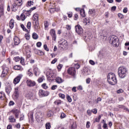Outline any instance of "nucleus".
Here are the masks:
<instances>
[{"label": "nucleus", "mask_w": 129, "mask_h": 129, "mask_svg": "<svg viewBox=\"0 0 129 129\" xmlns=\"http://www.w3.org/2000/svg\"><path fill=\"white\" fill-rule=\"evenodd\" d=\"M34 73L36 76H38L40 74V70L37 67H35L33 69Z\"/></svg>", "instance_id": "nucleus-15"}, {"label": "nucleus", "mask_w": 129, "mask_h": 129, "mask_svg": "<svg viewBox=\"0 0 129 129\" xmlns=\"http://www.w3.org/2000/svg\"><path fill=\"white\" fill-rule=\"evenodd\" d=\"M50 94V93L47 91H44L43 90H40L39 92V96L41 97H44L45 96H48Z\"/></svg>", "instance_id": "nucleus-6"}, {"label": "nucleus", "mask_w": 129, "mask_h": 129, "mask_svg": "<svg viewBox=\"0 0 129 129\" xmlns=\"http://www.w3.org/2000/svg\"><path fill=\"white\" fill-rule=\"evenodd\" d=\"M27 75L30 77H32V76H33V73L31 72L30 71V70H28L27 72Z\"/></svg>", "instance_id": "nucleus-44"}, {"label": "nucleus", "mask_w": 129, "mask_h": 129, "mask_svg": "<svg viewBox=\"0 0 129 129\" xmlns=\"http://www.w3.org/2000/svg\"><path fill=\"white\" fill-rule=\"evenodd\" d=\"M25 37L26 40H30V34H29V33L25 34Z\"/></svg>", "instance_id": "nucleus-38"}, {"label": "nucleus", "mask_w": 129, "mask_h": 129, "mask_svg": "<svg viewBox=\"0 0 129 129\" xmlns=\"http://www.w3.org/2000/svg\"><path fill=\"white\" fill-rule=\"evenodd\" d=\"M20 63L22 65H25V58H24V57L21 58Z\"/></svg>", "instance_id": "nucleus-36"}, {"label": "nucleus", "mask_w": 129, "mask_h": 129, "mask_svg": "<svg viewBox=\"0 0 129 129\" xmlns=\"http://www.w3.org/2000/svg\"><path fill=\"white\" fill-rule=\"evenodd\" d=\"M66 117V114H65V113H62L61 114V115H60V118H65Z\"/></svg>", "instance_id": "nucleus-51"}, {"label": "nucleus", "mask_w": 129, "mask_h": 129, "mask_svg": "<svg viewBox=\"0 0 129 129\" xmlns=\"http://www.w3.org/2000/svg\"><path fill=\"white\" fill-rule=\"evenodd\" d=\"M26 83L27 86H29V87H33V86H35L36 85V82L31 80H27L26 81Z\"/></svg>", "instance_id": "nucleus-9"}, {"label": "nucleus", "mask_w": 129, "mask_h": 129, "mask_svg": "<svg viewBox=\"0 0 129 129\" xmlns=\"http://www.w3.org/2000/svg\"><path fill=\"white\" fill-rule=\"evenodd\" d=\"M31 22H28L27 23V26H26L27 29H31Z\"/></svg>", "instance_id": "nucleus-46"}, {"label": "nucleus", "mask_w": 129, "mask_h": 129, "mask_svg": "<svg viewBox=\"0 0 129 129\" xmlns=\"http://www.w3.org/2000/svg\"><path fill=\"white\" fill-rule=\"evenodd\" d=\"M101 118V116L99 115L98 118L95 119V121H96V122H99V120H100Z\"/></svg>", "instance_id": "nucleus-52"}, {"label": "nucleus", "mask_w": 129, "mask_h": 129, "mask_svg": "<svg viewBox=\"0 0 129 129\" xmlns=\"http://www.w3.org/2000/svg\"><path fill=\"white\" fill-rule=\"evenodd\" d=\"M92 112L94 113V114H96L97 113V109H93L92 110Z\"/></svg>", "instance_id": "nucleus-55"}, {"label": "nucleus", "mask_w": 129, "mask_h": 129, "mask_svg": "<svg viewBox=\"0 0 129 129\" xmlns=\"http://www.w3.org/2000/svg\"><path fill=\"white\" fill-rule=\"evenodd\" d=\"M110 43L114 47H117L119 44L118 43V38L114 35H111L110 37Z\"/></svg>", "instance_id": "nucleus-3"}, {"label": "nucleus", "mask_w": 129, "mask_h": 129, "mask_svg": "<svg viewBox=\"0 0 129 129\" xmlns=\"http://www.w3.org/2000/svg\"><path fill=\"white\" fill-rule=\"evenodd\" d=\"M17 6H18V5L16 3H14L12 5L11 9L13 12H16L18 10V8H17Z\"/></svg>", "instance_id": "nucleus-16"}, {"label": "nucleus", "mask_w": 129, "mask_h": 129, "mask_svg": "<svg viewBox=\"0 0 129 129\" xmlns=\"http://www.w3.org/2000/svg\"><path fill=\"white\" fill-rule=\"evenodd\" d=\"M21 27L23 30V31H24V32H26V33H30V31L27 29V28L25 27V25H24V24H21Z\"/></svg>", "instance_id": "nucleus-25"}, {"label": "nucleus", "mask_w": 129, "mask_h": 129, "mask_svg": "<svg viewBox=\"0 0 129 129\" xmlns=\"http://www.w3.org/2000/svg\"><path fill=\"white\" fill-rule=\"evenodd\" d=\"M75 69H79L80 68V65L78 63H76L74 65V68Z\"/></svg>", "instance_id": "nucleus-41"}, {"label": "nucleus", "mask_w": 129, "mask_h": 129, "mask_svg": "<svg viewBox=\"0 0 129 129\" xmlns=\"http://www.w3.org/2000/svg\"><path fill=\"white\" fill-rule=\"evenodd\" d=\"M59 96L61 98H62V99H64V98H65V95L63 94H61V93L59 94Z\"/></svg>", "instance_id": "nucleus-50"}, {"label": "nucleus", "mask_w": 129, "mask_h": 129, "mask_svg": "<svg viewBox=\"0 0 129 129\" xmlns=\"http://www.w3.org/2000/svg\"><path fill=\"white\" fill-rule=\"evenodd\" d=\"M0 98L2 100H3V99H5V98H6V94L2 92H0Z\"/></svg>", "instance_id": "nucleus-29"}, {"label": "nucleus", "mask_w": 129, "mask_h": 129, "mask_svg": "<svg viewBox=\"0 0 129 129\" xmlns=\"http://www.w3.org/2000/svg\"><path fill=\"white\" fill-rule=\"evenodd\" d=\"M34 52L35 54H37V55H39V56H42V55H44V52L38 49H35Z\"/></svg>", "instance_id": "nucleus-18"}, {"label": "nucleus", "mask_w": 129, "mask_h": 129, "mask_svg": "<svg viewBox=\"0 0 129 129\" xmlns=\"http://www.w3.org/2000/svg\"><path fill=\"white\" fill-rule=\"evenodd\" d=\"M57 87V85H54L51 87V89H52V90H55V89H56Z\"/></svg>", "instance_id": "nucleus-56"}, {"label": "nucleus", "mask_w": 129, "mask_h": 129, "mask_svg": "<svg viewBox=\"0 0 129 129\" xmlns=\"http://www.w3.org/2000/svg\"><path fill=\"white\" fill-rule=\"evenodd\" d=\"M76 128V125L74 123L72 124L71 126V129H75Z\"/></svg>", "instance_id": "nucleus-60"}, {"label": "nucleus", "mask_w": 129, "mask_h": 129, "mask_svg": "<svg viewBox=\"0 0 129 129\" xmlns=\"http://www.w3.org/2000/svg\"><path fill=\"white\" fill-rule=\"evenodd\" d=\"M107 81L111 85H115L117 83V80L115 75L112 73H109L107 76Z\"/></svg>", "instance_id": "nucleus-1"}, {"label": "nucleus", "mask_w": 129, "mask_h": 129, "mask_svg": "<svg viewBox=\"0 0 129 129\" xmlns=\"http://www.w3.org/2000/svg\"><path fill=\"white\" fill-rule=\"evenodd\" d=\"M14 60L16 62H19V61H21V58L19 56H17L14 58Z\"/></svg>", "instance_id": "nucleus-37"}, {"label": "nucleus", "mask_w": 129, "mask_h": 129, "mask_svg": "<svg viewBox=\"0 0 129 129\" xmlns=\"http://www.w3.org/2000/svg\"><path fill=\"white\" fill-rule=\"evenodd\" d=\"M75 31L78 35H81L83 33V29L79 25H77L75 26Z\"/></svg>", "instance_id": "nucleus-5"}, {"label": "nucleus", "mask_w": 129, "mask_h": 129, "mask_svg": "<svg viewBox=\"0 0 129 129\" xmlns=\"http://www.w3.org/2000/svg\"><path fill=\"white\" fill-rule=\"evenodd\" d=\"M80 15L83 18H85V11H84V9H82L80 10Z\"/></svg>", "instance_id": "nucleus-27"}, {"label": "nucleus", "mask_w": 129, "mask_h": 129, "mask_svg": "<svg viewBox=\"0 0 129 129\" xmlns=\"http://www.w3.org/2000/svg\"><path fill=\"white\" fill-rule=\"evenodd\" d=\"M22 77H23V75H19L15 79H14V84H18V83H19V82H20V81H21V79H22Z\"/></svg>", "instance_id": "nucleus-10"}, {"label": "nucleus", "mask_w": 129, "mask_h": 129, "mask_svg": "<svg viewBox=\"0 0 129 129\" xmlns=\"http://www.w3.org/2000/svg\"><path fill=\"white\" fill-rule=\"evenodd\" d=\"M14 114L15 116V118H19V114H20V112H19V111H14Z\"/></svg>", "instance_id": "nucleus-26"}, {"label": "nucleus", "mask_w": 129, "mask_h": 129, "mask_svg": "<svg viewBox=\"0 0 129 129\" xmlns=\"http://www.w3.org/2000/svg\"><path fill=\"white\" fill-rule=\"evenodd\" d=\"M14 45H18L20 43H21V40H20V38L18 37L17 36H15L14 38Z\"/></svg>", "instance_id": "nucleus-12"}, {"label": "nucleus", "mask_w": 129, "mask_h": 129, "mask_svg": "<svg viewBox=\"0 0 129 129\" xmlns=\"http://www.w3.org/2000/svg\"><path fill=\"white\" fill-rule=\"evenodd\" d=\"M55 82L56 83L60 84V83H62V82H63V79H62V78L60 77H57L55 79Z\"/></svg>", "instance_id": "nucleus-20"}, {"label": "nucleus", "mask_w": 129, "mask_h": 129, "mask_svg": "<svg viewBox=\"0 0 129 129\" xmlns=\"http://www.w3.org/2000/svg\"><path fill=\"white\" fill-rule=\"evenodd\" d=\"M62 67H63V65L61 64H59L57 66V69L58 71H60L61 69H62Z\"/></svg>", "instance_id": "nucleus-45"}, {"label": "nucleus", "mask_w": 129, "mask_h": 129, "mask_svg": "<svg viewBox=\"0 0 129 129\" xmlns=\"http://www.w3.org/2000/svg\"><path fill=\"white\" fill-rule=\"evenodd\" d=\"M8 119L9 120V122L14 123L17 121V120L16 119V118H15V116H14V115L10 116Z\"/></svg>", "instance_id": "nucleus-13"}, {"label": "nucleus", "mask_w": 129, "mask_h": 129, "mask_svg": "<svg viewBox=\"0 0 129 129\" xmlns=\"http://www.w3.org/2000/svg\"><path fill=\"white\" fill-rule=\"evenodd\" d=\"M6 91L7 94H10L12 91V87L11 86H7L6 87Z\"/></svg>", "instance_id": "nucleus-23"}, {"label": "nucleus", "mask_w": 129, "mask_h": 129, "mask_svg": "<svg viewBox=\"0 0 129 129\" xmlns=\"http://www.w3.org/2000/svg\"><path fill=\"white\" fill-rule=\"evenodd\" d=\"M50 34L52 36V40H53V41H56L57 36L56 35V31H55V30L51 29L50 31Z\"/></svg>", "instance_id": "nucleus-8"}, {"label": "nucleus", "mask_w": 129, "mask_h": 129, "mask_svg": "<svg viewBox=\"0 0 129 129\" xmlns=\"http://www.w3.org/2000/svg\"><path fill=\"white\" fill-rule=\"evenodd\" d=\"M42 114V113H40L39 112H37L35 114V117L36 118L37 120L40 121V119H41V117L40 116Z\"/></svg>", "instance_id": "nucleus-22"}, {"label": "nucleus", "mask_w": 129, "mask_h": 129, "mask_svg": "<svg viewBox=\"0 0 129 129\" xmlns=\"http://www.w3.org/2000/svg\"><path fill=\"white\" fill-rule=\"evenodd\" d=\"M72 91H73V92H76L77 91V90H76V87H74L72 89Z\"/></svg>", "instance_id": "nucleus-64"}, {"label": "nucleus", "mask_w": 129, "mask_h": 129, "mask_svg": "<svg viewBox=\"0 0 129 129\" xmlns=\"http://www.w3.org/2000/svg\"><path fill=\"white\" fill-rule=\"evenodd\" d=\"M26 54L27 58H30L32 55L30 49L26 50Z\"/></svg>", "instance_id": "nucleus-24"}, {"label": "nucleus", "mask_w": 129, "mask_h": 129, "mask_svg": "<svg viewBox=\"0 0 129 129\" xmlns=\"http://www.w3.org/2000/svg\"><path fill=\"white\" fill-rule=\"evenodd\" d=\"M91 79L90 78H88L86 79V83L87 84H89V83H90V81H91Z\"/></svg>", "instance_id": "nucleus-62"}, {"label": "nucleus", "mask_w": 129, "mask_h": 129, "mask_svg": "<svg viewBox=\"0 0 129 129\" xmlns=\"http://www.w3.org/2000/svg\"><path fill=\"white\" fill-rule=\"evenodd\" d=\"M43 48H44V50L47 51V52L49 51V48H48V46L46 45V44L44 45Z\"/></svg>", "instance_id": "nucleus-47"}, {"label": "nucleus", "mask_w": 129, "mask_h": 129, "mask_svg": "<svg viewBox=\"0 0 129 129\" xmlns=\"http://www.w3.org/2000/svg\"><path fill=\"white\" fill-rule=\"evenodd\" d=\"M15 26V21L13 19H11L10 21L9 27L10 29H13Z\"/></svg>", "instance_id": "nucleus-19"}, {"label": "nucleus", "mask_w": 129, "mask_h": 129, "mask_svg": "<svg viewBox=\"0 0 129 129\" xmlns=\"http://www.w3.org/2000/svg\"><path fill=\"white\" fill-rule=\"evenodd\" d=\"M34 28L35 30H38L39 29V23L37 22H35L34 24Z\"/></svg>", "instance_id": "nucleus-30"}, {"label": "nucleus", "mask_w": 129, "mask_h": 129, "mask_svg": "<svg viewBox=\"0 0 129 129\" xmlns=\"http://www.w3.org/2000/svg\"><path fill=\"white\" fill-rule=\"evenodd\" d=\"M20 19H21L22 21H24L26 20V16H25V14L24 13H22L20 16Z\"/></svg>", "instance_id": "nucleus-33"}, {"label": "nucleus", "mask_w": 129, "mask_h": 129, "mask_svg": "<svg viewBox=\"0 0 129 129\" xmlns=\"http://www.w3.org/2000/svg\"><path fill=\"white\" fill-rule=\"evenodd\" d=\"M34 5V2L32 1H28V7H31Z\"/></svg>", "instance_id": "nucleus-43"}, {"label": "nucleus", "mask_w": 129, "mask_h": 129, "mask_svg": "<svg viewBox=\"0 0 129 129\" xmlns=\"http://www.w3.org/2000/svg\"><path fill=\"white\" fill-rule=\"evenodd\" d=\"M92 112L91 111V110H90L89 109L87 111V113L88 115H89V116H90L91 115Z\"/></svg>", "instance_id": "nucleus-53"}, {"label": "nucleus", "mask_w": 129, "mask_h": 129, "mask_svg": "<svg viewBox=\"0 0 129 129\" xmlns=\"http://www.w3.org/2000/svg\"><path fill=\"white\" fill-rule=\"evenodd\" d=\"M53 112H52V111L50 110V111H48V112H47V116L48 117H51V116H53Z\"/></svg>", "instance_id": "nucleus-31"}, {"label": "nucleus", "mask_w": 129, "mask_h": 129, "mask_svg": "<svg viewBox=\"0 0 129 129\" xmlns=\"http://www.w3.org/2000/svg\"><path fill=\"white\" fill-rule=\"evenodd\" d=\"M36 46L38 48H40V47H41V46H42V43H41L40 42H37L36 44Z\"/></svg>", "instance_id": "nucleus-58"}, {"label": "nucleus", "mask_w": 129, "mask_h": 129, "mask_svg": "<svg viewBox=\"0 0 129 129\" xmlns=\"http://www.w3.org/2000/svg\"><path fill=\"white\" fill-rule=\"evenodd\" d=\"M42 88H44V89H47L48 88V86H47V84L44 83L42 85Z\"/></svg>", "instance_id": "nucleus-42"}, {"label": "nucleus", "mask_w": 129, "mask_h": 129, "mask_svg": "<svg viewBox=\"0 0 129 129\" xmlns=\"http://www.w3.org/2000/svg\"><path fill=\"white\" fill-rule=\"evenodd\" d=\"M14 69L15 70H19V71H23L24 70V68H23L20 65H16L14 67Z\"/></svg>", "instance_id": "nucleus-14"}, {"label": "nucleus", "mask_w": 129, "mask_h": 129, "mask_svg": "<svg viewBox=\"0 0 129 129\" xmlns=\"http://www.w3.org/2000/svg\"><path fill=\"white\" fill-rule=\"evenodd\" d=\"M33 21H34V22H35V23L38 22L39 21V15L34 14L33 15Z\"/></svg>", "instance_id": "nucleus-17"}, {"label": "nucleus", "mask_w": 129, "mask_h": 129, "mask_svg": "<svg viewBox=\"0 0 129 129\" xmlns=\"http://www.w3.org/2000/svg\"><path fill=\"white\" fill-rule=\"evenodd\" d=\"M122 92H123V90L121 89L117 90V93H122Z\"/></svg>", "instance_id": "nucleus-61"}, {"label": "nucleus", "mask_w": 129, "mask_h": 129, "mask_svg": "<svg viewBox=\"0 0 129 129\" xmlns=\"http://www.w3.org/2000/svg\"><path fill=\"white\" fill-rule=\"evenodd\" d=\"M48 26H49V24H48V22L47 21L44 22L45 29H47V28H48Z\"/></svg>", "instance_id": "nucleus-49"}, {"label": "nucleus", "mask_w": 129, "mask_h": 129, "mask_svg": "<svg viewBox=\"0 0 129 129\" xmlns=\"http://www.w3.org/2000/svg\"><path fill=\"white\" fill-rule=\"evenodd\" d=\"M32 38L34 40H37V39H38V38H39V36L38 35V34H37V33H33L32 34Z\"/></svg>", "instance_id": "nucleus-28"}, {"label": "nucleus", "mask_w": 129, "mask_h": 129, "mask_svg": "<svg viewBox=\"0 0 129 129\" xmlns=\"http://www.w3.org/2000/svg\"><path fill=\"white\" fill-rule=\"evenodd\" d=\"M89 14L90 15H94L95 14V10L94 9H91L89 11Z\"/></svg>", "instance_id": "nucleus-32"}, {"label": "nucleus", "mask_w": 129, "mask_h": 129, "mask_svg": "<svg viewBox=\"0 0 129 129\" xmlns=\"http://www.w3.org/2000/svg\"><path fill=\"white\" fill-rule=\"evenodd\" d=\"M118 74L119 77L121 79L125 78L127 75V69L124 67H120L118 70Z\"/></svg>", "instance_id": "nucleus-2"}, {"label": "nucleus", "mask_w": 129, "mask_h": 129, "mask_svg": "<svg viewBox=\"0 0 129 129\" xmlns=\"http://www.w3.org/2000/svg\"><path fill=\"white\" fill-rule=\"evenodd\" d=\"M68 73L72 76H75L76 75V70L75 68L73 67H71L68 70Z\"/></svg>", "instance_id": "nucleus-4"}, {"label": "nucleus", "mask_w": 129, "mask_h": 129, "mask_svg": "<svg viewBox=\"0 0 129 129\" xmlns=\"http://www.w3.org/2000/svg\"><path fill=\"white\" fill-rule=\"evenodd\" d=\"M67 99L69 102H72V98H71V97H70V95H67Z\"/></svg>", "instance_id": "nucleus-35"}, {"label": "nucleus", "mask_w": 129, "mask_h": 129, "mask_svg": "<svg viewBox=\"0 0 129 129\" xmlns=\"http://www.w3.org/2000/svg\"><path fill=\"white\" fill-rule=\"evenodd\" d=\"M46 129L51 128V124L50 123H46L45 124Z\"/></svg>", "instance_id": "nucleus-34"}, {"label": "nucleus", "mask_w": 129, "mask_h": 129, "mask_svg": "<svg viewBox=\"0 0 129 129\" xmlns=\"http://www.w3.org/2000/svg\"><path fill=\"white\" fill-rule=\"evenodd\" d=\"M8 74H9V69L8 68H5L3 69V71L1 76L2 78H5V77H6Z\"/></svg>", "instance_id": "nucleus-7"}, {"label": "nucleus", "mask_w": 129, "mask_h": 129, "mask_svg": "<svg viewBox=\"0 0 129 129\" xmlns=\"http://www.w3.org/2000/svg\"><path fill=\"white\" fill-rule=\"evenodd\" d=\"M43 80H44V77H42L38 78L37 81L39 82V83H41V82H43Z\"/></svg>", "instance_id": "nucleus-39"}, {"label": "nucleus", "mask_w": 129, "mask_h": 129, "mask_svg": "<svg viewBox=\"0 0 129 129\" xmlns=\"http://www.w3.org/2000/svg\"><path fill=\"white\" fill-rule=\"evenodd\" d=\"M86 127L87 128H89L90 127V122L89 121L87 122Z\"/></svg>", "instance_id": "nucleus-57"}, {"label": "nucleus", "mask_w": 129, "mask_h": 129, "mask_svg": "<svg viewBox=\"0 0 129 129\" xmlns=\"http://www.w3.org/2000/svg\"><path fill=\"white\" fill-rule=\"evenodd\" d=\"M28 96H29V97H33V96H34V94H33V93L30 92L28 93Z\"/></svg>", "instance_id": "nucleus-63"}, {"label": "nucleus", "mask_w": 129, "mask_h": 129, "mask_svg": "<svg viewBox=\"0 0 129 129\" xmlns=\"http://www.w3.org/2000/svg\"><path fill=\"white\" fill-rule=\"evenodd\" d=\"M14 94H15V96L16 97H18V96H19V94H20V93L19 92V87H16L15 88Z\"/></svg>", "instance_id": "nucleus-21"}, {"label": "nucleus", "mask_w": 129, "mask_h": 129, "mask_svg": "<svg viewBox=\"0 0 129 129\" xmlns=\"http://www.w3.org/2000/svg\"><path fill=\"white\" fill-rule=\"evenodd\" d=\"M60 46H62L61 48H67L68 45V43H67V40L65 39H62L61 42L59 43Z\"/></svg>", "instance_id": "nucleus-11"}, {"label": "nucleus", "mask_w": 129, "mask_h": 129, "mask_svg": "<svg viewBox=\"0 0 129 129\" xmlns=\"http://www.w3.org/2000/svg\"><path fill=\"white\" fill-rule=\"evenodd\" d=\"M54 11H55V10L54 8H51L49 10V11L50 12V14H53Z\"/></svg>", "instance_id": "nucleus-54"}, {"label": "nucleus", "mask_w": 129, "mask_h": 129, "mask_svg": "<svg viewBox=\"0 0 129 129\" xmlns=\"http://www.w3.org/2000/svg\"><path fill=\"white\" fill-rule=\"evenodd\" d=\"M103 127L104 129H108V128L107 127V124H106V123H104Z\"/></svg>", "instance_id": "nucleus-59"}, {"label": "nucleus", "mask_w": 129, "mask_h": 129, "mask_svg": "<svg viewBox=\"0 0 129 129\" xmlns=\"http://www.w3.org/2000/svg\"><path fill=\"white\" fill-rule=\"evenodd\" d=\"M67 15L69 18H72V16H73L72 12H68Z\"/></svg>", "instance_id": "nucleus-48"}, {"label": "nucleus", "mask_w": 129, "mask_h": 129, "mask_svg": "<svg viewBox=\"0 0 129 129\" xmlns=\"http://www.w3.org/2000/svg\"><path fill=\"white\" fill-rule=\"evenodd\" d=\"M61 100H57L55 101H54L55 104H56V105H59V104H61Z\"/></svg>", "instance_id": "nucleus-40"}]
</instances>
